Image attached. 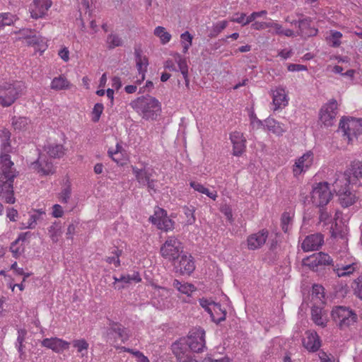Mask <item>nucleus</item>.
I'll return each instance as SVG.
<instances>
[{
	"mask_svg": "<svg viewBox=\"0 0 362 362\" xmlns=\"http://www.w3.org/2000/svg\"><path fill=\"white\" fill-rule=\"evenodd\" d=\"M34 31L35 30L23 28L19 30L18 31H15L14 33L21 35L17 40L24 39L26 40L33 33H34Z\"/></svg>",
	"mask_w": 362,
	"mask_h": 362,
	"instance_id": "nucleus-58",
	"label": "nucleus"
},
{
	"mask_svg": "<svg viewBox=\"0 0 362 362\" xmlns=\"http://www.w3.org/2000/svg\"><path fill=\"white\" fill-rule=\"evenodd\" d=\"M136 64L138 72L141 75V81H144L145 78V73L147 70V66L148 64V59L136 60Z\"/></svg>",
	"mask_w": 362,
	"mask_h": 362,
	"instance_id": "nucleus-49",
	"label": "nucleus"
},
{
	"mask_svg": "<svg viewBox=\"0 0 362 362\" xmlns=\"http://www.w3.org/2000/svg\"><path fill=\"white\" fill-rule=\"evenodd\" d=\"M185 339L192 352L201 353L206 348L205 331L201 327L193 328Z\"/></svg>",
	"mask_w": 362,
	"mask_h": 362,
	"instance_id": "nucleus-8",
	"label": "nucleus"
},
{
	"mask_svg": "<svg viewBox=\"0 0 362 362\" xmlns=\"http://www.w3.org/2000/svg\"><path fill=\"white\" fill-rule=\"evenodd\" d=\"M69 87V82L62 76L55 77L51 83V88L54 90L67 89Z\"/></svg>",
	"mask_w": 362,
	"mask_h": 362,
	"instance_id": "nucleus-45",
	"label": "nucleus"
},
{
	"mask_svg": "<svg viewBox=\"0 0 362 362\" xmlns=\"http://www.w3.org/2000/svg\"><path fill=\"white\" fill-rule=\"evenodd\" d=\"M113 279L115 288L118 290L125 288L127 285L132 282L139 283L141 281V278L138 272H134L132 274H123L119 278L113 276Z\"/></svg>",
	"mask_w": 362,
	"mask_h": 362,
	"instance_id": "nucleus-25",
	"label": "nucleus"
},
{
	"mask_svg": "<svg viewBox=\"0 0 362 362\" xmlns=\"http://www.w3.org/2000/svg\"><path fill=\"white\" fill-rule=\"evenodd\" d=\"M293 218V214L287 211L283 213L281 218V226L284 233H288L290 230V226L292 225Z\"/></svg>",
	"mask_w": 362,
	"mask_h": 362,
	"instance_id": "nucleus-43",
	"label": "nucleus"
},
{
	"mask_svg": "<svg viewBox=\"0 0 362 362\" xmlns=\"http://www.w3.org/2000/svg\"><path fill=\"white\" fill-rule=\"evenodd\" d=\"M269 232L262 229L257 233L250 235L247 238V247L250 250H255L261 248L266 243Z\"/></svg>",
	"mask_w": 362,
	"mask_h": 362,
	"instance_id": "nucleus-17",
	"label": "nucleus"
},
{
	"mask_svg": "<svg viewBox=\"0 0 362 362\" xmlns=\"http://www.w3.org/2000/svg\"><path fill=\"white\" fill-rule=\"evenodd\" d=\"M319 211V219L320 222H324L325 224L327 223V221L329 220L330 215L326 211L325 207H318Z\"/></svg>",
	"mask_w": 362,
	"mask_h": 362,
	"instance_id": "nucleus-59",
	"label": "nucleus"
},
{
	"mask_svg": "<svg viewBox=\"0 0 362 362\" xmlns=\"http://www.w3.org/2000/svg\"><path fill=\"white\" fill-rule=\"evenodd\" d=\"M216 303H214L212 300H209L206 298H201L199 299V304L200 305L204 308V310L209 314V313L211 311V308H213V305H214Z\"/></svg>",
	"mask_w": 362,
	"mask_h": 362,
	"instance_id": "nucleus-57",
	"label": "nucleus"
},
{
	"mask_svg": "<svg viewBox=\"0 0 362 362\" xmlns=\"http://www.w3.org/2000/svg\"><path fill=\"white\" fill-rule=\"evenodd\" d=\"M17 19V16L11 13H0V31L3 30L5 26L13 24Z\"/></svg>",
	"mask_w": 362,
	"mask_h": 362,
	"instance_id": "nucleus-41",
	"label": "nucleus"
},
{
	"mask_svg": "<svg viewBox=\"0 0 362 362\" xmlns=\"http://www.w3.org/2000/svg\"><path fill=\"white\" fill-rule=\"evenodd\" d=\"M213 322L219 323L226 320V311L222 309L221 306L218 303H215L211 308V311L209 313Z\"/></svg>",
	"mask_w": 362,
	"mask_h": 362,
	"instance_id": "nucleus-34",
	"label": "nucleus"
},
{
	"mask_svg": "<svg viewBox=\"0 0 362 362\" xmlns=\"http://www.w3.org/2000/svg\"><path fill=\"white\" fill-rule=\"evenodd\" d=\"M73 346L76 349L77 352L81 354V357L86 356L89 344L84 339H75L72 341Z\"/></svg>",
	"mask_w": 362,
	"mask_h": 362,
	"instance_id": "nucleus-40",
	"label": "nucleus"
},
{
	"mask_svg": "<svg viewBox=\"0 0 362 362\" xmlns=\"http://www.w3.org/2000/svg\"><path fill=\"white\" fill-rule=\"evenodd\" d=\"M47 234L52 243H57L61 238L63 230L60 221H54L47 228Z\"/></svg>",
	"mask_w": 362,
	"mask_h": 362,
	"instance_id": "nucleus-31",
	"label": "nucleus"
},
{
	"mask_svg": "<svg viewBox=\"0 0 362 362\" xmlns=\"http://www.w3.org/2000/svg\"><path fill=\"white\" fill-rule=\"evenodd\" d=\"M352 288L354 294L359 298L362 299V276H358L354 280Z\"/></svg>",
	"mask_w": 362,
	"mask_h": 362,
	"instance_id": "nucleus-52",
	"label": "nucleus"
},
{
	"mask_svg": "<svg viewBox=\"0 0 362 362\" xmlns=\"http://www.w3.org/2000/svg\"><path fill=\"white\" fill-rule=\"evenodd\" d=\"M324 298V288L320 285L315 284L313 286L312 299H318L321 302V304L324 305L325 303L322 301Z\"/></svg>",
	"mask_w": 362,
	"mask_h": 362,
	"instance_id": "nucleus-48",
	"label": "nucleus"
},
{
	"mask_svg": "<svg viewBox=\"0 0 362 362\" xmlns=\"http://www.w3.org/2000/svg\"><path fill=\"white\" fill-rule=\"evenodd\" d=\"M28 233H21L18 238L11 243L10 250L15 258L19 257L24 252L25 246L23 243L26 240Z\"/></svg>",
	"mask_w": 362,
	"mask_h": 362,
	"instance_id": "nucleus-28",
	"label": "nucleus"
},
{
	"mask_svg": "<svg viewBox=\"0 0 362 362\" xmlns=\"http://www.w3.org/2000/svg\"><path fill=\"white\" fill-rule=\"evenodd\" d=\"M318 357L320 360V362H335L334 360L331 358L330 356L324 351H320L318 353Z\"/></svg>",
	"mask_w": 362,
	"mask_h": 362,
	"instance_id": "nucleus-63",
	"label": "nucleus"
},
{
	"mask_svg": "<svg viewBox=\"0 0 362 362\" xmlns=\"http://www.w3.org/2000/svg\"><path fill=\"white\" fill-rule=\"evenodd\" d=\"M39 219V216L37 214H30L27 223L22 227V228L33 229L37 226V221Z\"/></svg>",
	"mask_w": 362,
	"mask_h": 362,
	"instance_id": "nucleus-56",
	"label": "nucleus"
},
{
	"mask_svg": "<svg viewBox=\"0 0 362 362\" xmlns=\"http://www.w3.org/2000/svg\"><path fill=\"white\" fill-rule=\"evenodd\" d=\"M25 43L28 46H40L41 44L44 43V40L40 36L37 35V32L35 30L34 33H33L26 40Z\"/></svg>",
	"mask_w": 362,
	"mask_h": 362,
	"instance_id": "nucleus-50",
	"label": "nucleus"
},
{
	"mask_svg": "<svg viewBox=\"0 0 362 362\" xmlns=\"http://www.w3.org/2000/svg\"><path fill=\"white\" fill-rule=\"evenodd\" d=\"M250 122L253 128L264 127V122H263L262 120L259 119L257 117V115H251Z\"/></svg>",
	"mask_w": 362,
	"mask_h": 362,
	"instance_id": "nucleus-61",
	"label": "nucleus"
},
{
	"mask_svg": "<svg viewBox=\"0 0 362 362\" xmlns=\"http://www.w3.org/2000/svg\"><path fill=\"white\" fill-rule=\"evenodd\" d=\"M304 347L309 351L315 352L321 346V340L315 332H307L306 337L303 339Z\"/></svg>",
	"mask_w": 362,
	"mask_h": 362,
	"instance_id": "nucleus-26",
	"label": "nucleus"
},
{
	"mask_svg": "<svg viewBox=\"0 0 362 362\" xmlns=\"http://www.w3.org/2000/svg\"><path fill=\"white\" fill-rule=\"evenodd\" d=\"M0 163V199L6 204H14L13 182L18 175V172L13 168V162L4 160Z\"/></svg>",
	"mask_w": 362,
	"mask_h": 362,
	"instance_id": "nucleus-1",
	"label": "nucleus"
},
{
	"mask_svg": "<svg viewBox=\"0 0 362 362\" xmlns=\"http://www.w3.org/2000/svg\"><path fill=\"white\" fill-rule=\"evenodd\" d=\"M288 103L286 95L284 88H278L273 93L274 110H277L281 106L285 107Z\"/></svg>",
	"mask_w": 362,
	"mask_h": 362,
	"instance_id": "nucleus-32",
	"label": "nucleus"
},
{
	"mask_svg": "<svg viewBox=\"0 0 362 362\" xmlns=\"http://www.w3.org/2000/svg\"><path fill=\"white\" fill-rule=\"evenodd\" d=\"M149 220L159 230L168 232L174 228V221L167 216V212L160 207L155 209L154 214L150 216Z\"/></svg>",
	"mask_w": 362,
	"mask_h": 362,
	"instance_id": "nucleus-11",
	"label": "nucleus"
},
{
	"mask_svg": "<svg viewBox=\"0 0 362 362\" xmlns=\"http://www.w3.org/2000/svg\"><path fill=\"white\" fill-rule=\"evenodd\" d=\"M183 212L186 216V218H187L186 222H187V225H192L193 223H195V221H196V218H195V215H194L195 208L194 206H184Z\"/></svg>",
	"mask_w": 362,
	"mask_h": 362,
	"instance_id": "nucleus-47",
	"label": "nucleus"
},
{
	"mask_svg": "<svg viewBox=\"0 0 362 362\" xmlns=\"http://www.w3.org/2000/svg\"><path fill=\"white\" fill-rule=\"evenodd\" d=\"M64 215V210L61 205L56 204L52 206V216L54 218H61Z\"/></svg>",
	"mask_w": 362,
	"mask_h": 362,
	"instance_id": "nucleus-60",
	"label": "nucleus"
},
{
	"mask_svg": "<svg viewBox=\"0 0 362 362\" xmlns=\"http://www.w3.org/2000/svg\"><path fill=\"white\" fill-rule=\"evenodd\" d=\"M351 180V183L362 185V162L355 160L351 162L349 168L342 175Z\"/></svg>",
	"mask_w": 362,
	"mask_h": 362,
	"instance_id": "nucleus-21",
	"label": "nucleus"
},
{
	"mask_svg": "<svg viewBox=\"0 0 362 362\" xmlns=\"http://www.w3.org/2000/svg\"><path fill=\"white\" fill-rule=\"evenodd\" d=\"M11 132L6 129L0 130V163H4V160L12 162L9 155L12 151L11 146Z\"/></svg>",
	"mask_w": 362,
	"mask_h": 362,
	"instance_id": "nucleus-15",
	"label": "nucleus"
},
{
	"mask_svg": "<svg viewBox=\"0 0 362 362\" xmlns=\"http://www.w3.org/2000/svg\"><path fill=\"white\" fill-rule=\"evenodd\" d=\"M31 168L41 176L51 175L55 173L53 163L44 154L39 155L37 160L31 163Z\"/></svg>",
	"mask_w": 362,
	"mask_h": 362,
	"instance_id": "nucleus-14",
	"label": "nucleus"
},
{
	"mask_svg": "<svg viewBox=\"0 0 362 362\" xmlns=\"http://www.w3.org/2000/svg\"><path fill=\"white\" fill-rule=\"evenodd\" d=\"M323 243V235L321 233L311 234L303 240L301 248L304 252L318 250Z\"/></svg>",
	"mask_w": 362,
	"mask_h": 362,
	"instance_id": "nucleus-18",
	"label": "nucleus"
},
{
	"mask_svg": "<svg viewBox=\"0 0 362 362\" xmlns=\"http://www.w3.org/2000/svg\"><path fill=\"white\" fill-rule=\"evenodd\" d=\"M346 175L347 174L342 175L341 173H336V179L332 184L334 191L343 207H349L357 200L355 193L350 190L349 185L351 180Z\"/></svg>",
	"mask_w": 362,
	"mask_h": 362,
	"instance_id": "nucleus-2",
	"label": "nucleus"
},
{
	"mask_svg": "<svg viewBox=\"0 0 362 362\" xmlns=\"http://www.w3.org/2000/svg\"><path fill=\"white\" fill-rule=\"evenodd\" d=\"M179 67V69L181 72V74L183 76V78H185V83L187 86L189 84V79H188V66L187 64L186 59L183 61L177 63Z\"/></svg>",
	"mask_w": 362,
	"mask_h": 362,
	"instance_id": "nucleus-53",
	"label": "nucleus"
},
{
	"mask_svg": "<svg viewBox=\"0 0 362 362\" xmlns=\"http://www.w3.org/2000/svg\"><path fill=\"white\" fill-rule=\"evenodd\" d=\"M30 121L26 117L14 116L12 119V124L15 129L26 130Z\"/></svg>",
	"mask_w": 362,
	"mask_h": 362,
	"instance_id": "nucleus-42",
	"label": "nucleus"
},
{
	"mask_svg": "<svg viewBox=\"0 0 362 362\" xmlns=\"http://www.w3.org/2000/svg\"><path fill=\"white\" fill-rule=\"evenodd\" d=\"M25 85L22 81L0 83V105L3 107L11 105L23 93Z\"/></svg>",
	"mask_w": 362,
	"mask_h": 362,
	"instance_id": "nucleus-3",
	"label": "nucleus"
},
{
	"mask_svg": "<svg viewBox=\"0 0 362 362\" xmlns=\"http://www.w3.org/2000/svg\"><path fill=\"white\" fill-rule=\"evenodd\" d=\"M153 34L160 38L162 44L165 45L170 42L171 35L162 26H158L154 29Z\"/></svg>",
	"mask_w": 362,
	"mask_h": 362,
	"instance_id": "nucleus-44",
	"label": "nucleus"
},
{
	"mask_svg": "<svg viewBox=\"0 0 362 362\" xmlns=\"http://www.w3.org/2000/svg\"><path fill=\"white\" fill-rule=\"evenodd\" d=\"M133 174L135 175L136 180L141 185H146L151 177V173L145 169H139L136 166H132Z\"/></svg>",
	"mask_w": 362,
	"mask_h": 362,
	"instance_id": "nucleus-37",
	"label": "nucleus"
},
{
	"mask_svg": "<svg viewBox=\"0 0 362 362\" xmlns=\"http://www.w3.org/2000/svg\"><path fill=\"white\" fill-rule=\"evenodd\" d=\"M44 151L52 158H61L66 152V149L62 144L56 143H49L44 146Z\"/></svg>",
	"mask_w": 362,
	"mask_h": 362,
	"instance_id": "nucleus-27",
	"label": "nucleus"
},
{
	"mask_svg": "<svg viewBox=\"0 0 362 362\" xmlns=\"http://www.w3.org/2000/svg\"><path fill=\"white\" fill-rule=\"evenodd\" d=\"M110 332H114L117 334L118 337L121 339L122 342L125 343L130 337L129 331L121 324L117 322H111L110 324Z\"/></svg>",
	"mask_w": 362,
	"mask_h": 362,
	"instance_id": "nucleus-30",
	"label": "nucleus"
},
{
	"mask_svg": "<svg viewBox=\"0 0 362 362\" xmlns=\"http://www.w3.org/2000/svg\"><path fill=\"white\" fill-rule=\"evenodd\" d=\"M122 255V250L117 247H113L108 256L105 258V262L109 264H114L115 267L121 265L119 257Z\"/></svg>",
	"mask_w": 362,
	"mask_h": 362,
	"instance_id": "nucleus-35",
	"label": "nucleus"
},
{
	"mask_svg": "<svg viewBox=\"0 0 362 362\" xmlns=\"http://www.w3.org/2000/svg\"><path fill=\"white\" fill-rule=\"evenodd\" d=\"M183 250L182 243L174 235L168 236L160 249V253L162 257L170 261L174 262L179 258L180 253Z\"/></svg>",
	"mask_w": 362,
	"mask_h": 362,
	"instance_id": "nucleus-7",
	"label": "nucleus"
},
{
	"mask_svg": "<svg viewBox=\"0 0 362 362\" xmlns=\"http://www.w3.org/2000/svg\"><path fill=\"white\" fill-rule=\"evenodd\" d=\"M333 198L327 182L315 183L310 192V200L317 207H325Z\"/></svg>",
	"mask_w": 362,
	"mask_h": 362,
	"instance_id": "nucleus-4",
	"label": "nucleus"
},
{
	"mask_svg": "<svg viewBox=\"0 0 362 362\" xmlns=\"http://www.w3.org/2000/svg\"><path fill=\"white\" fill-rule=\"evenodd\" d=\"M133 355L136 357V362H150L148 357L139 351L136 350Z\"/></svg>",
	"mask_w": 362,
	"mask_h": 362,
	"instance_id": "nucleus-64",
	"label": "nucleus"
},
{
	"mask_svg": "<svg viewBox=\"0 0 362 362\" xmlns=\"http://www.w3.org/2000/svg\"><path fill=\"white\" fill-rule=\"evenodd\" d=\"M311 320L317 326L325 327L329 321L327 311L324 305L320 306L313 305L311 308Z\"/></svg>",
	"mask_w": 362,
	"mask_h": 362,
	"instance_id": "nucleus-20",
	"label": "nucleus"
},
{
	"mask_svg": "<svg viewBox=\"0 0 362 362\" xmlns=\"http://www.w3.org/2000/svg\"><path fill=\"white\" fill-rule=\"evenodd\" d=\"M132 106L136 112L142 113H156L161 111L160 103L150 95L141 96L132 103Z\"/></svg>",
	"mask_w": 362,
	"mask_h": 362,
	"instance_id": "nucleus-9",
	"label": "nucleus"
},
{
	"mask_svg": "<svg viewBox=\"0 0 362 362\" xmlns=\"http://www.w3.org/2000/svg\"><path fill=\"white\" fill-rule=\"evenodd\" d=\"M314 162V153L312 151H308L301 156L296 159L292 166L293 176L297 177L302 173L308 170Z\"/></svg>",
	"mask_w": 362,
	"mask_h": 362,
	"instance_id": "nucleus-12",
	"label": "nucleus"
},
{
	"mask_svg": "<svg viewBox=\"0 0 362 362\" xmlns=\"http://www.w3.org/2000/svg\"><path fill=\"white\" fill-rule=\"evenodd\" d=\"M51 6V0H34L30 6L31 17L35 19L42 18Z\"/></svg>",
	"mask_w": 362,
	"mask_h": 362,
	"instance_id": "nucleus-23",
	"label": "nucleus"
},
{
	"mask_svg": "<svg viewBox=\"0 0 362 362\" xmlns=\"http://www.w3.org/2000/svg\"><path fill=\"white\" fill-rule=\"evenodd\" d=\"M337 108V102L334 99H332L327 104L323 105L320 111V113H333Z\"/></svg>",
	"mask_w": 362,
	"mask_h": 362,
	"instance_id": "nucleus-51",
	"label": "nucleus"
},
{
	"mask_svg": "<svg viewBox=\"0 0 362 362\" xmlns=\"http://www.w3.org/2000/svg\"><path fill=\"white\" fill-rule=\"evenodd\" d=\"M189 185L192 188H193L195 191L206 194L207 197L211 198L213 200H216L218 194L217 192L210 191L208 188L205 187L203 185H202L199 182H195V181H191L189 182Z\"/></svg>",
	"mask_w": 362,
	"mask_h": 362,
	"instance_id": "nucleus-36",
	"label": "nucleus"
},
{
	"mask_svg": "<svg viewBox=\"0 0 362 362\" xmlns=\"http://www.w3.org/2000/svg\"><path fill=\"white\" fill-rule=\"evenodd\" d=\"M332 262L331 257L324 252L315 253L303 259V265L313 271H317L320 266L329 265Z\"/></svg>",
	"mask_w": 362,
	"mask_h": 362,
	"instance_id": "nucleus-13",
	"label": "nucleus"
},
{
	"mask_svg": "<svg viewBox=\"0 0 362 362\" xmlns=\"http://www.w3.org/2000/svg\"><path fill=\"white\" fill-rule=\"evenodd\" d=\"M122 149V146L117 143L116 144L115 150H109L108 151V155L118 165H123L124 162L123 159L122 158V153L121 151Z\"/></svg>",
	"mask_w": 362,
	"mask_h": 362,
	"instance_id": "nucleus-46",
	"label": "nucleus"
},
{
	"mask_svg": "<svg viewBox=\"0 0 362 362\" xmlns=\"http://www.w3.org/2000/svg\"><path fill=\"white\" fill-rule=\"evenodd\" d=\"M264 128L276 136H281L285 132L284 125L269 117L264 120Z\"/></svg>",
	"mask_w": 362,
	"mask_h": 362,
	"instance_id": "nucleus-33",
	"label": "nucleus"
},
{
	"mask_svg": "<svg viewBox=\"0 0 362 362\" xmlns=\"http://www.w3.org/2000/svg\"><path fill=\"white\" fill-rule=\"evenodd\" d=\"M185 338H180L172 344V351L178 362H202L193 358Z\"/></svg>",
	"mask_w": 362,
	"mask_h": 362,
	"instance_id": "nucleus-10",
	"label": "nucleus"
},
{
	"mask_svg": "<svg viewBox=\"0 0 362 362\" xmlns=\"http://www.w3.org/2000/svg\"><path fill=\"white\" fill-rule=\"evenodd\" d=\"M339 129L350 143L354 138L362 134V118L344 116L340 121Z\"/></svg>",
	"mask_w": 362,
	"mask_h": 362,
	"instance_id": "nucleus-6",
	"label": "nucleus"
},
{
	"mask_svg": "<svg viewBox=\"0 0 362 362\" xmlns=\"http://www.w3.org/2000/svg\"><path fill=\"white\" fill-rule=\"evenodd\" d=\"M71 189L69 186L64 187L59 194V199L61 202L66 204L71 197Z\"/></svg>",
	"mask_w": 362,
	"mask_h": 362,
	"instance_id": "nucleus-54",
	"label": "nucleus"
},
{
	"mask_svg": "<svg viewBox=\"0 0 362 362\" xmlns=\"http://www.w3.org/2000/svg\"><path fill=\"white\" fill-rule=\"evenodd\" d=\"M331 316L341 329L354 325L357 320V315L352 310L344 306L334 308Z\"/></svg>",
	"mask_w": 362,
	"mask_h": 362,
	"instance_id": "nucleus-5",
	"label": "nucleus"
},
{
	"mask_svg": "<svg viewBox=\"0 0 362 362\" xmlns=\"http://www.w3.org/2000/svg\"><path fill=\"white\" fill-rule=\"evenodd\" d=\"M230 21L231 22H235V23L242 24V25H246L250 23H246L247 17H246V14L244 13H235V16L231 18Z\"/></svg>",
	"mask_w": 362,
	"mask_h": 362,
	"instance_id": "nucleus-55",
	"label": "nucleus"
},
{
	"mask_svg": "<svg viewBox=\"0 0 362 362\" xmlns=\"http://www.w3.org/2000/svg\"><path fill=\"white\" fill-rule=\"evenodd\" d=\"M42 346L52 349L55 353H62L69 349L70 343L58 337L45 338L42 341Z\"/></svg>",
	"mask_w": 362,
	"mask_h": 362,
	"instance_id": "nucleus-19",
	"label": "nucleus"
},
{
	"mask_svg": "<svg viewBox=\"0 0 362 362\" xmlns=\"http://www.w3.org/2000/svg\"><path fill=\"white\" fill-rule=\"evenodd\" d=\"M342 37V34L340 32L334 31L332 33V46L334 47H339L341 44L340 38Z\"/></svg>",
	"mask_w": 362,
	"mask_h": 362,
	"instance_id": "nucleus-62",
	"label": "nucleus"
},
{
	"mask_svg": "<svg viewBox=\"0 0 362 362\" xmlns=\"http://www.w3.org/2000/svg\"><path fill=\"white\" fill-rule=\"evenodd\" d=\"M295 25L298 27V35L304 38L315 36L318 33L317 28L311 26V18L309 17L295 21Z\"/></svg>",
	"mask_w": 362,
	"mask_h": 362,
	"instance_id": "nucleus-22",
	"label": "nucleus"
},
{
	"mask_svg": "<svg viewBox=\"0 0 362 362\" xmlns=\"http://www.w3.org/2000/svg\"><path fill=\"white\" fill-rule=\"evenodd\" d=\"M175 269L181 274H191L195 269L194 258L190 255H182L180 257L178 264L175 266Z\"/></svg>",
	"mask_w": 362,
	"mask_h": 362,
	"instance_id": "nucleus-24",
	"label": "nucleus"
},
{
	"mask_svg": "<svg viewBox=\"0 0 362 362\" xmlns=\"http://www.w3.org/2000/svg\"><path fill=\"white\" fill-rule=\"evenodd\" d=\"M173 286L180 293L188 296H191V294L196 291V287L192 284L182 283L177 279L174 280Z\"/></svg>",
	"mask_w": 362,
	"mask_h": 362,
	"instance_id": "nucleus-38",
	"label": "nucleus"
},
{
	"mask_svg": "<svg viewBox=\"0 0 362 362\" xmlns=\"http://www.w3.org/2000/svg\"><path fill=\"white\" fill-rule=\"evenodd\" d=\"M361 266L358 262H354L349 264L339 266L334 269L337 275L339 277L347 276L353 274L355 272L360 270Z\"/></svg>",
	"mask_w": 362,
	"mask_h": 362,
	"instance_id": "nucleus-29",
	"label": "nucleus"
},
{
	"mask_svg": "<svg viewBox=\"0 0 362 362\" xmlns=\"http://www.w3.org/2000/svg\"><path fill=\"white\" fill-rule=\"evenodd\" d=\"M230 140L233 145V155L234 156H242L246 150V139L243 133L238 131L230 134Z\"/></svg>",
	"mask_w": 362,
	"mask_h": 362,
	"instance_id": "nucleus-16",
	"label": "nucleus"
},
{
	"mask_svg": "<svg viewBox=\"0 0 362 362\" xmlns=\"http://www.w3.org/2000/svg\"><path fill=\"white\" fill-rule=\"evenodd\" d=\"M106 46L108 49H113L117 47L123 45V40L116 33H110L107 36Z\"/></svg>",
	"mask_w": 362,
	"mask_h": 362,
	"instance_id": "nucleus-39",
	"label": "nucleus"
}]
</instances>
